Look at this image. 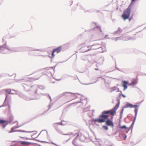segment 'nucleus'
Wrapping results in <instances>:
<instances>
[{
	"label": "nucleus",
	"instance_id": "f257e3e1",
	"mask_svg": "<svg viewBox=\"0 0 146 146\" xmlns=\"http://www.w3.org/2000/svg\"><path fill=\"white\" fill-rule=\"evenodd\" d=\"M131 4H130L128 7L124 11L122 14L121 17L125 21L129 19L131 12Z\"/></svg>",
	"mask_w": 146,
	"mask_h": 146
},
{
	"label": "nucleus",
	"instance_id": "f03ea898",
	"mask_svg": "<svg viewBox=\"0 0 146 146\" xmlns=\"http://www.w3.org/2000/svg\"><path fill=\"white\" fill-rule=\"evenodd\" d=\"M1 53L6 54V52H4L5 50H8L11 52H13V47H10L7 45L6 42L3 45L0 46Z\"/></svg>",
	"mask_w": 146,
	"mask_h": 146
},
{
	"label": "nucleus",
	"instance_id": "7ed1b4c3",
	"mask_svg": "<svg viewBox=\"0 0 146 146\" xmlns=\"http://www.w3.org/2000/svg\"><path fill=\"white\" fill-rule=\"evenodd\" d=\"M31 84V82H30L26 81L25 83L22 84V86L25 91H28L31 88H33V86H32Z\"/></svg>",
	"mask_w": 146,
	"mask_h": 146
},
{
	"label": "nucleus",
	"instance_id": "20e7f679",
	"mask_svg": "<svg viewBox=\"0 0 146 146\" xmlns=\"http://www.w3.org/2000/svg\"><path fill=\"white\" fill-rule=\"evenodd\" d=\"M33 51L34 50H37L40 51H42V50L41 49H35L33 47H29L23 46V51Z\"/></svg>",
	"mask_w": 146,
	"mask_h": 146
},
{
	"label": "nucleus",
	"instance_id": "39448f33",
	"mask_svg": "<svg viewBox=\"0 0 146 146\" xmlns=\"http://www.w3.org/2000/svg\"><path fill=\"white\" fill-rule=\"evenodd\" d=\"M33 88H35V94L36 96V95H39V94L38 93H37V92L38 90V88L41 90H43L45 89L44 87L42 85H34L33 86Z\"/></svg>",
	"mask_w": 146,
	"mask_h": 146
},
{
	"label": "nucleus",
	"instance_id": "423d86ee",
	"mask_svg": "<svg viewBox=\"0 0 146 146\" xmlns=\"http://www.w3.org/2000/svg\"><path fill=\"white\" fill-rule=\"evenodd\" d=\"M113 116L111 117V119H109L106 120L105 119L106 124L108 126H110L111 127H114L113 123L112 121Z\"/></svg>",
	"mask_w": 146,
	"mask_h": 146
},
{
	"label": "nucleus",
	"instance_id": "0eeeda50",
	"mask_svg": "<svg viewBox=\"0 0 146 146\" xmlns=\"http://www.w3.org/2000/svg\"><path fill=\"white\" fill-rule=\"evenodd\" d=\"M90 49H97L101 47V43H96L90 46Z\"/></svg>",
	"mask_w": 146,
	"mask_h": 146
},
{
	"label": "nucleus",
	"instance_id": "6e6552de",
	"mask_svg": "<svg viewBox=\"0 0 146 146\" xmlns=\"http://www.w3.org/2000/svg\"><path fill=\"white\" fill-rule=\"evenodd\" d=\"M19 96L21 97L22 98H23L25 100L27 101L32 100H36L38 98V97H37L36 96L32 98L31 97H28L26 96H22L21 95H20Z\"/></svg>",
	"mask_w": 146,
	"mask_h": 146
},
{
	"label": "nucleus",
	"instance_id": "1a4fd4ad",
	"mask_svg": "<svg viewBox=\"0 0 146 146\" xmlns=\"http://www.w3.org/2000/svg\"><path fill=\"white\" fill-rule=\"evenodd\" d=\"M119 107L115 105V106L111 109L109 110L110 114L113 116L114 114L116 113V111Z\"/></svg>",
	"mask_w": 146,
	"mask_h": 146
},
{
	"label": "nucleus",
	"instance_id": "9d476101",
	"mask_svg": "<svg viewBox=\"0 0 146 146\" xmlns=\"http://www.w3.org/2000/svg\"><path fill=\"white\" fill-rule=\"evenodd\" d=\"M4 92H5L6 96H5V101H4V102L3 104L4 103L5 104H5L6 105V104H5V101L6 100L7 98L8 97V94H9L10 93V92H11V90L10 89H4Z\"/></svg>",
	"mask_w": 146,
	"mask_h": 146
},
{
	"label": "nucleus",
	"instance_id": "9b49d317",
	"mask_svg": "<svg viewBox=\"0 0 146 146\" xmlns=\"http://www.w3.org/2000/svg\"><path fill=\"white\" fill-rule=\"evenodd\" d=\"M90 46H86L84 47H82L80 49V51L82 52H84L89 51L90 49H89L88 48L90 47Z\"/></svg>",
	"mask_w": 146,
	"mask_h": 146
},
{
	"label": "nucleus",
	"instance_id": "f8f14e48",
	"mask_svg": "<svg viewBox=\"0 0 146 146\" xmlns=\"http://www.w3.org/2000/svg\"><path fill=\"white\" fill-rule=\"evenodd\" d=\"M23 51V47H13V52Z\"/></svg>",
	"mask_w": 146,
	"mask_h": 146
},
{
	"label": "nucleus",
	"instance_id": "ddd939ff",
	"mask_svg": "<svg viewBox=\"0 0 146 146\" xmlns=\"http://www.w3.org/2000/svg\"><path fill=\"white\" fill-rule=\"evenodd\" d=\"M122 82L123 83L122 86L123 87V90L125 91L127 88V85H129V83L127 81L125 80L123 81Z\"/></svg>",
	"mask_w": 146,
	"mask_h": 146
},
{
	"label": "nucleus",
	"instance_id": "4468645a",
	"mask_svg": "<svg viewBox=\"0 0 146 146\" xmlns=\"http://www.w3.org/2000/svg\"><path fill=\"white\" fill-rule=\"evenodd\" d=\"M20 142L21 144L22 145H28L33 143H34V144H37L36 143H34L26 141H21Z\"/></svg>",
	"mask_w": 146,
	"mask_h": 146
},
{
	"label": "nucleus",
	"instance_id": "2eb2a0df",
	"mask_svg": "<svg viewBox=\"0 0 146 146\" xmlns=\"http://www.w3.org/2000/svg\"><path fill=\"white\" fill-rule=\"evenodd\" d=\"M76 135V136L74 139L72 141V143L74 145H76V141L77 139V137L79 135V134L78 133H76L75 134L73 135L74 136Z\"/></svg>",
	"mask_w": 146,
	"mask_h": 146
},
{
	"label": "nucleus",
	"instance_id": "dca6fc26",
	"mask_svg": "<svg viewBox=\"0 0 146 146\" xmlns=\"http://www.w3.org/2000/svg\"><path fill=\"white\" fill-rule=\"evenodd\" d=\"M124 108H133V105L128 102H127Z\"/></svg>",
	"mask_w": 146,
	"mask_h": 146
},
{
	"label": "nucleus",
	"instance_id": "f3484780",
	"mask_svg": "<svg viewBox=\"0 0 146 146\" xmlns=\"http://www.w3.org/2000/svg\"><path fill=\"white\" fill-rule=\"evenodd\" d=\"M100 117H103L104 118V119H110L109 118V116L108 115H105L104 114H102L100 115L99 116Z\"/></svg>",
	"mask_w": 146,
	"mask_h": 146
},
{
	"label": "nucleus",
	"instance_id": "a211bd4d",
	"mask_svg": "<svg viewBox=\"0 0 146 146\" xmlns=\"http://www.w3.org/2000/svg\"><path fill=\"white\" fill-rule=\"evenodd\" d=\"M99 49H100V52H103L107 51L106 48L105 46L102 47L101 46V47L99 48Z\"/></svg>",
	"mask_w": 146,
	"mask_h": 146
},
{
	"label": "nucleus",
	"instance_id": "6ab92c4d",
	"mask_svg": "<svg viewBox=\"0 0 146 146\" xmlns=\"http://www.w3.org/2000/svg\"><path fill=\"white\" fill-rule=\"evenodd\" d=\"M62 47L61 46H60L57 48L54 49L53 50L56 52H57V53L60 52L62 50Z\"/></svg>",
	"mask_w": 146,
	"mask_h": 146
},
{
	"label": "nucleus",
	"instance_id": "aec40b11",
	"mask_svg": "<svg viewBox=\"0 0 146 146\" xmlns=\"http://www.w3.org/2000/svg\"><path fill=\"white\" fill-rule=\"evenodd\" d=\"M16 132H25L27 133H31L32 132H37V131H25L21 130H16L15 131Z\"/></svg>",
	"mask_w": 146,
	"mask_h": 146
},
{
	"label": "nucleus",
	"instance_id": "412c9836",
	"mask_svg": "<svg viewBox=\"0 0 146 146\" xmlns=\"http://www.w3.org/2000/svg\"><path fill=\"white\" fill-rule=\"evenodd\" d=\"M122 31L121 29L119 27L118 28V30L116 31H115L113 34H120L122 32Z\"/></svg>",
	"mask_w": 146,
	"mask_h": 146
},
{
	"label": "nucleus",
	"instance_id": "4be33fe9",
	"mask_svg": "<svg viewBox=\"0 0 146 146\" xmlns=\"http://www.w3.org/2000/svg\"><path fill=\"white\" fill-rule=\"evenodd\" d=\"M100 117L97 118V121L98 123H103L105 122V119Z\"/></svg>",
	"mask_w": 146,
	"mask_h": 146
},
{
	"label": "nucleus",
	"instance_id": "5701e85b",
	"mask_svg": "<svg viewBox=\"0 0 146 146\" xmlns=\"http://www.w3.org/2000/svg\"><path fill=\"white\" fill-rule=\"evenodd\" d=\"M71 94L75 95V94H76L72 93H71V92H65L63 93L62 94L60 95V97H62L63 96H64V95H66V94Z\"/></svg>",
	"mask_w": 146,
	"mask_h": 146
},
{
	"label": "nucleus",
	"instance_id": "b1692460",
	"mask_svg": "<svg viewBox=\"0 0 146 146\" xmlns=\"http://www.w3.org/2000/svg\"><path fill=\"white\" fill-rule=\"evenodd\" d=\"M124 108H124V107H123L122 109L121 110L120 112V117L119 118V121L121 119L122 117V114L123 112V111L124 110Z\"/></svg>",
	"mask_w": 146,
	"mask_h": 146
},
{
	"label": "nucleus",
	"instance_id": "393cba45",
	"mask_svg": "<svg viewBox=\"0 0 146 146\" xmlns=\"http://www.w3.org/2000/svg\"><path fill=\"white\" fill-rule=\"evenodd\" d=\"M120 99L118 97H117L116 98V100L117 102V103L116 104V106H118L119 107V104H120Z\"/></svg>",
	"mask_w": 146,
	"mask_h": 146
},
{
	"label": "nucleus",
	"instance_id": "a878e982",
	"mask_svg": "<svg viewBox=\"0 0 146 146\" xmlns=\"http://www.w3.org/2000/svg\"><path fill=\"white\" fill-rule=\"evenodd\" d=\"M122 39L124 40H130V39L135 40V38H133L132 37L129 38V37H127L125 38H123Z\"/></svg>",
	"mask_w": 146,
	"mask_h": 146
},
{
	"label": "nucleus",
	"instance_id": "bb28decb",
	"mask_svg": "<svg viewBox=\"0 0 146 146\" xmlns=\"http://www.w3.org/2000/svg\"><path fill=\"white\" fill-rule=\"evenodd\" d=\"M137 83V81L134 82L133 81H132L131 83H129V86L132 85L134 86Z\"/></svg>",
	"mask_w": 146,
	"mask_h": 146
},
{
	"label": "nucleus",
	"instance_id": "cd10ccee",
	"mask_svg": "<svg viewBox=\"0 0 146 146\" xmlns=\"http://www.w3.org/2000/svg\"><path fill=\"white\" fill-rule=\"evenodd\" d=\"M20 126L17 127H12L11 128V130L9 131V133H12V132H16L15 131V130L13 131V129H17V128H18V127H19Z\"/></svg>",
	"mask_w": 146,
	"mask_h": 146
},
{
	"label": "nucleus",
	"instance_id": "c85d7f7f",
	"mask_svg": "<svg viewBox=\"0 0 146 146\" xmlns=\"http://www.w3.org/2000/svg\"><path fill=\"white\" fill-rule=\"evenodd\" d=\"M8 121L3 119H0V124H3L7 123Z\"/></svg>",
	"mask_w": 146,
	"mask_h": 146
},
{
	"label": "nucleus",
	"instance_id": "c756f323",
	"mask_svg": "<svg viewBox=\"0 0 146 146\" xmlns=\"http://www.w3.org/2000/svg\"><path fill=\"white\" fill-rule=\"evenodd\" d=\"M136 119H134V118L133 119V121L131 123V124L130 127V128H132H132L133 126V125H134V123L135 122Z\"/></svg>",
	"mask_w": 146,
	"mask_h": 146
},
{
	"label": "nucleus",
	"instance_id": "7c9ffc66",
	"mask_svg": "<svg viewBox=\"0 0 146 146\" xmlns=\"http://www.w3.org/2000/svg\"><path fill=\"white\" fill-rule=\"evenodd\" d=\"M110 110H107V111H104L102 112V114L106 115V114H108L109 113H110Z\"/></svg>",
	"mask_w": 146,
	"mask_h": 146
},
{
	"label": "nucleus",
	"instance_id": "2f4dec72",
	"mask_svg": "<svg viewBox=\"0 0 146 146\" xmlns=\"http://www.w3.org/2000/svg\"><path fill=\"white\" fill-rule=\"evenodd\" d=\"M67 76H69V77H72V76L71 75L68 74H65L63 75L62 76V78L63 79H64L66 78Z\"/></svg>",
	"mask_w": 146,
	"mask_h": 146
},
{
	"label": "nucleus",
	"instance_id": "473e14b6",
	"mask_svg": "<svg viewBox=\"0 0 146 146\" xmlns=\"http://www.w3.org/2000/svg\"><path fill=\"white\" fill-rule=\"evenodd\" d=\"M35 140L37 141H38L42 143H50L49 142L44 141H40L39 140L37 139H35Z\"/></svg>",
	"mask_w": 146,
	"mask_h": 146
},
{
	"label": "nucleus",
	"instance_id": "72a5a7b5",
	"mask_svg": "<svg viewBox=\"0 0 146 146\" xmlns=\"http://www.w3.org/2000/svg\"><path fill=\"white\" fill-rule=\"evenodd\" d=\"M138 110H134V112L135 113V116L134 117V119H136L137 115V112Z\"/></svg>",
	"mask_w": 146,
	"mask_h": 146
},
{
	"label": "nucleus",
	"instance_id": "f704fd0d",
	"mask_svg": "<svg viewBox=\"0 0 146 146\" xmlns=\"http://www.w3.org/2000/svg\"><path fill=\"white\" fill-rule=\"evenodd\" d=\"M139 106L138 105H133V108L134 107L135 108L134 110H138Z\"/></svg>",
	"mask_w": 146,
	"mask_h": 146
},
{
	"label": "nucleus",
	"instance_id": "c9c22d12",
	"mask_svg": "<svg viewBox=\"0 0 146 146\" xmlns=\"http://www.w3.org/2000/svg\"><path fill=\"white\" fill-rule=\"evenodd\" d=\"M117 87L116 86H114L112 88H110V89H112V90L111 91V92H112L115 90L117 89Z\"/></svg>",
	"mask_w": 146,
	"mask_h": 146
},
{
	"label": "nucleus",
	"instance_id": "e433bc0d",
	"mask_svg": "<svg viewBox=\"0 0 146 146\" xmlns=\"http://www.w3.org/2000/svg\"><path fill=\"white\" fill-rule=\"evenodd\" d=\"M52 104H50L48 105V109L47 110H46V111H44V113H43V114L45 113L46 111H48L49 110H50V108L52 107Z\"/></svg>",
	"mask_w": 146,
	"mask_h": 146
},
{
	"label": "nucleus",
	"instance_id": "4c0bfd02",
	"mask_svg": "<svg viewBox=\"0 0 146 146\" xmlns=\"http://www.w3.org/2000/svg\"><path fill=\"white\" fill-rule=\"evenodd\" d=\"M119 137H121V136H124V140L125 139L127 138V135H125V134H119Z\"/></svg>",
	"mask_w": 146,
	"mask_h": 146
},
{
	"label": "nucleus",
	"instance_id": "58836bf2",
	"mask_svg": "<svg viewBox=\"0 0 146 146\" xmlns=\"http://www.w3.org/2000/svg\"><path fill=\"white\" fill-rule=\"evenodd\" d=\"M134 52L135 53H136V54H138L139 53H141V51L140 50H139L137 49H135L134 50Z\"/></svg>",
	"mask_w": 146,
	"mask_h": 146
},
{
	"label": "nucleus",
	"instance_id": "ea45409f",
	"mask_svg": "<svg viewBox=\"0 0 146 146\" xmlns=\"http://www.w3.org/2000/svg\"><path fill=\"white\" fill-rule=\"evenodd\" d=\"M57 125L58 124H57V123H54V124H53V125L55 129L56 128V127H58Z\"/></svg>",
	"mask_w": 146,
	"mask_h": 146
},
{
	"label": "nucleus",
	"instance_id": "a19ab883",
	"mask_svg": "<svg viewBox=\"0 0 146 146\" xmlns=\"http://www.w3.org/2000/svg\"><path fill=\"white\" fill-rule=\"evenodd\" d=\"M119 128L122 129H127V127L125 125H123L122 126H120Z\"/></svg>",
	"mask_w": 146,
	"mask_h": 146
},
{
	"label": "nucleus",
	"instance_id": "79ce46f5",
	"mask_svg": "<svg viewBox=\"0 0 146 146\" xmlns=\"http://www.w3.org/2000/svg\"><path fill=\"white\" fill-rule=\"evenodd\" d=\"M55 129L56 131L58 133H60L61 132V131L58 127H56V128Z\"/></svg>",
	"mask_w": 146,
	"mask_h": 146
},
{
	"label": "nucleus",
	"instance_id": "37998d69",
	"mask_svg": "<svg viewBox=\"0 0 146 146\" xmlns=\"http://www.w3.org/2000/svg\"><path fill=\"white\" fill-rule=\"evenodd\" d=\"M102 127L105 130H108V127L106 125H103Z\"/></svg>",
	"mask_w": 146,
	"mask_h": 146
},
{
	"label": "nucleus",
	"instance_id": "c03bdc74",
	"mask_svg": "<svg viewBox=\"0 0 146 146\" xmlns=\"http://www.w3.org/2000/svg\"><path fill=\"white\" fill-rule=\"evenodd\" d=\"M98 80H97L95 82H94L92 83H88V84H84V85H90V84H92L96 83Z\"/></svg>",
	"mask_w": 146,
	"mask_h": 146
},
{
	"label": "nucleus",
	"instance_id": "a18cd8bd",
	"mask_svg": "<svg viewBox=\"0 0 146 146\" xmlns=\"http://www.w3.org/2000/svg\"><path fill=\"white\" fill-rule=\"evenodd\" d=\"M55 52V51L53 50L52 52L51 55L52 57H54V56L55 55L54 54V53Z\"/></svg>",
	"mask_w": 146,
	"mask_h": 146
},
{
	"label": "nucleus",
	"instance_id": "49530a36",
	"mask_svg": "<svg viewBox=\"0 0 146 146\" xmlns=\"http://www.w3.org/2000/svg\"><path fill=\"white\" fill-rule=\"evenodd\" d=\"M96 28H98L99 29L100 31L101 32H102V30H101V27H100L99 26H96V27H95V29Z\"/></svg>",
	"mask_w": 146,
	"mask_h": 146
},
{
	"label": "nucleus",
	"instance_id": "de8ad7c7",
	"mask_svg": "<svg viewBox=\"0 0 146 146\" xmlns=\"http://www.w3.org/2000/svg\"><path fill=\"white\" fill-rule=\"evenodd\" d=\"M45 131L47 133H48V132H47V131L46 130H42V131L40 132L39 133V134H38V136H37L36 137V138H37V137L39 136V135H40V133H41V132H42V131Z\"/></svg>",
	"mask_w": 146,
	"mask_h": 146
},
{
	"label": "nucleus",
	"instance_id": "09e8293b",
	"mask_svg": "<svg viewBox=\"0 0 146 146\" xmlns=\"http://www.w3.org/2000/svg\"><path fill=\"white\" fill-rule=\"evenodd\" d=\"M121 37H118L116 38L115 39V41H116L117 40H121Z\"/></svg>",
	"mask_w": 146,
	"mask_h": 146
},
{
	"label": "nucleus",
	"instance_id": "8fccbe9b",
	"mask_svg": "<svg viewBox=\"0 0 146 146\" xmlns=\"http://www.w3.org/2000/svg\"><path fill=\"white\" fill-rule=\"evenodd\" d=\"M77 5H78V6H79L80 7L81 9H83V7L81 5V4H80V3H78L77 4Z\"/></svg>",
	"mask_w": 146,
	"mask_h": 146
},
{
	"label": "nucleus",
	"instance_id": "3c124183",
	"mask_svg": "<svg viewBox=\"0 0 146 146\" xmlns=\"http://www.w3.org/2000/svg\"><path fill=\"white\" fill-rule=\"evenodd\" d=\"M4 89L1 90H0V95L2 94L4 92Z\"/></svg>",
	"mask_w": 146,
	"mask_h": 146
},
{
	"label": "nucleus",
	"instance_id": "603ef678",
	"mask_svg": "<svg viewBox=\"0 0 146 146\" xmlns=\"http://www.w3.org/2000/svg\"><path fill=\"white\" fill-rule=\"evenodd\" d=\"M84 11L85 12H88L89 13L92 12L91 11V10H87V11H86L85 10H84Z\"/></svg>",
	"mask_w": 146,
	"mask_h": 146
},
{
	"label": "nucleus",
	"instance_id": "864d4df0",
	"mask_svg": "<svg viewBox=\"0 0 146 146\" xmlns=\"http://www.w3.org/2000/svg\"><path fill=\"white\" fill-rule=\"evenodd\" d=\"M57 123L58 124V125H64L62 123V121L60 122Z\"/></svg>",
	"mask_w": 146,
	"mask_h": 146
},
{
	"label": "nucleus",
	"instance_id": "5fc2aeb1",
	"mask_svg": "<svg viewBox=\"0 0 146 146\" xmlns=\"http://www.w3.org/2000/svg\"><path fill=\"white\" fill-rule=\"evenodd\" d=\"M96 122L97 121V118L94 119L93 120H92V121Z\"/></svg>",
	"mask_w": 146,
	"mask_h": 146
},
{
	"label": "nucleus",
	"instance_id": "6e6d98bb",
	"mask_svg": "<svg viewBox=\"0 0 146 146\" xmlns=\"http://www.w3.org/2000/svg\"><path fill=\"white\" fill-rule=\"evenodd\" d=\"M51 143L52 144H53V145H56V146H59L58 145L54 143L53 142H51Z\"/></svg>",
	"mask_w": 146,
	"mask_h": 146
},
{
	"label": "nucleus",
	"instance_id": "4d7b16f0",
	"mask_svg": "<svg viewBox=\"0 0 146 146\" xmlns=\"http://www.w3.org/2000/svg\"><path fill=\"white\" fill-rule=\"evenodd\" d=\"M73 134V133H70V134H64L63 135H69Z\"/></svg>",
	"mask_w": 146,
	"mask_h": 146
},
{
	"label": "nucleus",
	"instance_id": "13d9d810",
	"mask_svg": "<svg viewBox=\"0 0 146 146\" xmlns=\"http://www.w3.org/2000/svg\"><path fill=\"white\" fill-rule=\"evenodd\" d=\"M133 19V17L132 16H131L130 18L129 17V19H129V21L130 22V21Z\"/></svg>",
	"mask_w": 146,
	"mask_h": 146
},
{
	"label": "nucleus",
	"instance_id": "bf43d9fd",
	"mask_svg": "<svg viewBox=\"0 0 146 146\" xmlns=\"http://www.w3.org/2000/svg\"><path fill=\"white\" fill-rule=\"evenodd\" d=\"M56 65L55 66H53V67H51L50 68H52V69H53L54 71L55 68V67L56 66Z\"/></svg>",
	"mask_w": 146,
	"mask_h": 146
},
{
	"label": "nucleus",
	"instance_id": "052dcab7",
	"mask_svg": "<svg viewBox=\"0 0 146 146\" xmlns=\"http://www.w3.org/2000/svg\"><path fill=\"white\" fill-rule=\"evenodd\" d=\"M7 124H8V123H6V124H5V125H3V128H5V127L6 126V125H7Z\"/></svg>",
	"mask_w": 146,
	"mask_h": 146
},
{
	"label": "nucleus",
	"instance_id": "680f3d73",
	"mask_svg": "<svg viewBox=\"0 0 146 146\" xmlns=\"http://www.w3.org/2000/svg\"><path fill=\"white\" fill-rule=\"evenodd\" d=\"M131 144L132 146H133L135 145L133 142H131Z\"/></svg>",
	"mask_w": 146,
	"mask_h": 146
},
{
	"label": "nucleus",
	"instance_id": "e2e57ef3",
	"mask_svg": "<svg viewBox=\"0 0 146 146\" xmlns=\"http://www.w3.org/2000/svg\"><path fill=\"white\" fill-rule=\"evenodd\" d=\"M47 95H48V96L49 97V98L50 99V102L51 101H52V99H51V97L50 96V95H49V94H47Z\"/></svg>",
	"mask_w": 146,
	"mask_h": 146
},
{
	"label": "nucleus",
	"instance_id": "0e129e2a",
	"mask_svg": "<svg viewBox=\"0 0 146 146\" xmlns=\"http://www.w3.org/2000/svg\"><path fill=\"white\" fill-rule=\"evenodd\" d=\"M6 106V105H5V104H4H4H3V105H2V106H0V108L1 107H4V106Z\"/></svg>",
	"mask_w": 146,
	"mask_h": 146
},
{
	"label": "nucleus",
	"instance_id": "69168bd1",
	"mask_svg": "<svg viewBox=\"0 0 146 146\" xmlns=\"http://www.w3.org/2000/svg\"><path fill=\"white\" fill-rule=\"evenodd\" d=\"M117 89L118 90V91H117V92H120L121 93H122V92L121 91L119 90V89L118 88H117Z\"/></svg>",
	"mask_w": 146,
	"mask_h": 146
},
{
	"label": "nucleus",
	"instance_id": "338daca9",
	"mask_svg": "<svg viewBox=\"0 0 146 146\" xmlns=\"http://www.w3.org/2000/svg\"><path fill=\"white\" fill-rule=\"evenodd\" d=\"M31 137H32V138H31L32 139L31 140H35V138L33 137V135H32Z\"/></svg>",
	"mask_w": 146,
	"mask_h": 146
},
{
	"label": "nucleus",
	"instance_id": "774afa93",
	"mask_svg": "<svg viewBox=\"0 0 146 146\" xmlns=\"http://www.w3.org/2000/svg\"><path fill=\"white\" fill-rule=\"evenodd\" d=\"M122 96H123V98H125L126 97V96L125 95H124L123 94H122Z\"/></svg>",
	"mask_w": 146,
	"mask_h": 146
}]
</instances>
